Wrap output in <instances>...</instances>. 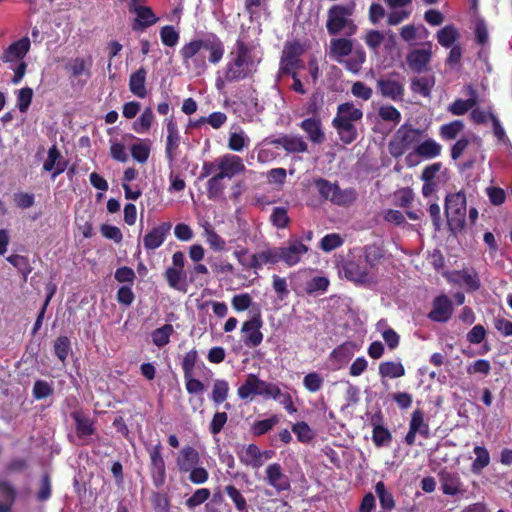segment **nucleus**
<instances>
[{"instance_id":"1","label":"nucleus","mask_w":512,"mask_h":512,"mask_svg":"<svg viewBox=\"0 0 512 512\" xmlns=\"http://www.w3.org/2000/svg\"><path fill=\"white\" fill-rule=\"evenodd\" d=\"M201 50L208 52L207 60L216 65L224 56L225 46L221 38L215 33H205L203 38L193 39L184 44L179 53L184 65H193L198 74L207 69L206 57L201 54Z\"/></svg>"},{"instance_id":"2","label":"nucleus","mask_w":512,"mask_h":512,"mask_svg":"<svg viewBox=\"0 0 512 512\" xmlns=\"http://www.w3.org/2000/svg\"><path fill=\"white\" fill-rule=\"evenodd\" d=\"M254 46L242 38L235 41L229 53V60L224 66L226 80L237 81L252 78L257 72V63L253 55Z\"/></svg>"},{"instance_id":"3","label":"nucleus","mask_w":512,"mask_h":512,"mask_svg":"<svg viewBox=\"0 0 512 512\" xmlns=\"http://www.w3.org/2000/svg\"><path fill=\"white\" fill-rule=\"evenodd\" d=\"M466 196L462 192L448 194L445 199V214L450 232L457 235L466 226Z\"/></svg>"},{"instance_id":"4","label":"nucleus","mask_w":512,"mask_h":512,"mask_svg":"<svg viewBox=\"0 0 512 512\" xmlns=\"http://www.w3.org/2000/svg\"><path fill=\"white\" fill-rule=\"evenodd\" d=\"M353 6L336 4L330 7L327 13L326 28L329 35L334 36L346 30L347 36H352L357 30L354 21L350 19Z\"/></svg>"},{"instance_id":"5","label":"nucleus","mask_w":512,"mask_h":512,"mask_svg":"<svg viewBox=\"0 0 512 512\" xmlns=\"http://www.w3.org/2000/svg\"><path fill=\"white\" fill-rule=\"evenodd\" d=\"M423 131L410 124H402L388 143V151L394 158L403 156L415 143L421 139Z\"/></svg>"},{"instance_id":"6","label":"nucleus","mask_w":512,"mask_h":512,"mask_svg":"<svg viewBox=\"0 0 512 512\" xmlns=\"http://www.w3.org/2000/svg\"><path fill=\"white\" fill-rule=\"evenodd\" d=\"M237 394L241 399H248L255 395L271 398L280 394V388L273 383L261 380L255 374H249L238 388Z\"/></svg>"},{"instance_id":"7","label":"nucleus","mask_w":512,"mask_h":512,"mask_svg":"<svg viewBox=\"0 0 512 512\" xmlns=\"http://www.w3.org/2000/svg\"><path fill=\"white\" fill-rule=\"evenodd\" d=\"M247 254L248 250L246 248H242L234 252V255L240 264L247 269L257 270L262 268L264 265H275L281 260L278 247L267 248L265 250L259 251L250 255L248 260H245L244 256Z\"/></svg>"},{"instance_id":"8","label":"nucleus","mask_w":512,"mask_h":512,"mask_svg":"<svg viewBox=\"0 0 512 512\" xmlns=\"http://www.w3.org/2000/svg\"><path fill=\"white\" fill-rule=\"evenodd\" d=\"M342 271L348 280L355 283L370 284L376 282L368 267H365V260L361 256L346 260L342 265Z\"/></svg>"},{"instance_id":"9","label":"nucleus","mask_w":512,"mask_h":512,"mask_svg":"<svg viewBox=\"0 0 512 512\" xmlns=\"http://www.w3.org/2000/svg\"><path fill=\"white\" fill-rule=\"evenodd\" d=\"M265 142L276 148H283L288 154L308 152V144L301 135L283 134L280 137H268Z\"/></svg>"},{"instance_id":"10","label":"nucleus","mask_w":512,"mask_h":512,"mask_svg":"<svg viewBox=\"0 0 512 512\" xmlns=\"http://www.w3.org/2000/svg\"><path fill=\"white\" fill-rule=\"evenodd\" d=\"M160 444L149 449V472L155 487L160 488L166 482V466L162 456Z\"/></svg>"},{"instance_id":"11","label":"nucleus","mask_w":512,"mask_h":512,"mask_svg":"<svg viewBox=\"0 0 512 512\" xmlns=\"http://www.w3.org/2000/svg\"><path fill=\"white\" fill-rule=\"evenodd\" d=\"M392 76H399L398 72H392L390 77H381L377 80V91L383 98H388L392 101L399 102L403 100L405 94L404 84L398 80L391 78Z\"/></svg>"},{"instance_id":"12","label":"nucleus","mask_w":512,"mask_h":512,"mask_svg":"<svg viewBox=\"0 0 512 512\" xmlns=\"http://www.w3.org/2000/svg\"><path fill=\"white\" fill-rule=\"evenodd\" d=\"M365 267L371 272L375 280L379 274V268L386 260V250L383 245L372 243L362 248Z\"/></svg>"},{"instance_id":"13","label":"nucleus","mask_w":512,"mask_h":512,"mask_svg":"<svg viewBox=\"0 0 512 512\" xmlns=\"http://www.w3.org/2000/svg\"><path fill=\"white\" fill-rule=\"evenodd\" d=\"M217 173L221 178L232 179L245 171L243 160L238 155L225 154L217 159Z\"/></svg>"},{"instance_id":"14","label":"nucleus","mask_w":512,"mask_h":512,"mask_svg":"<svg viewBox=\"0 0 512 512\" xmlns=\"http://www.w3.org/2000/svg\"><path fill=\"white\" fill-rule=\"evenodd\" d=\"M265 481L273 487L278 493L289 491L291 489V482L288 475H286L279 463L269 464L265 469Z\"/></svg>"},{"instance_id":"15","label":"nucleus","mask_w":512,"mask_h":512,"mask_svg":"<svg viewBox=\"0 0 512 512\" xmlns=\"http://www.w3.org/2000/svg\"><path fill=\"white\" fill-rule=\"evenodd\" d=\"M278 249L281 256L280 262L289 267L297 265L302 256L308 252V247L300 240H290L287 246L278 247Z\"/></svg>"},{"instance_id":"16","label":"nucleus","mask_w":512,"mask_h":512,"mask_svg":"<svg viewBox=\"0 0 512 512\" xmlns=\"http://www.w3.org/2000/svg\"><path fill=\"white\" fill-rule=\"evenodd\" d=\"M172 224L162 222L153 227L143 238V246L147 251H153L159 248L170 234Z\"/></svg>"},{"instance_id":"17","label":"nucleus","mask_w":512,"mask_h":512,"mask_svg":"<svg viewBox=\"0 0 512 512\" xmlns=\"http://www.w3.org/2000/svg\"><path fill=\"white\" fill-rule=\"evenodd\" d=\"M167 137L165 143V157L170 165L174 163L177 157V151L180 146L181 137L176 121L172 118L166 123Z\"/></svg>"},{"instance_id":"18","label":"nucleus","mask_w":512,"mask_h":512,"mask_svg":"<svg viewBox=\"0 0 512 512\" xmlns=\"http://www.w3.org/2000/svg\"><path fill=\"white\" fill-rule=\"evenodd\" d=\"M201 462L199 452L190 445L184 446L176 458V466L180 473H188Z\"/></svg>"},{"instance_id":"19","label":"nucleus","mask_w":512,"mask_h":512,"mask_svg":"<svg viewBox=\"0 0 512 512\" xmlns=\"http://www.w3.org/2000/svg\"><path fill=\"white\" fill-rule=\"evenodd\" d=\"M438 476L443 494L455 496L465 491L463 482L457 472L444 469L440 471Z\"/></svg>"},{"instance_id":"20","label":"nucleus","mask_w":512,"mask_h":512,"mask_svg":"<svg viewBox=\"0 0 512 512\" xmlns=\"http://www.w3.org/2000/svg\"><path fill=\"white\" fill-rule=\"evenodd\" d=\"M298 126L306 133L307 139L316 145L325 142L326 136L323 131L321 119L318 117H310L302 120Z\"/></svg>"},{"instance_id":"21","label":"nucleus","mask_w":512,"mask_h":512,"mask_svg":"<svg viewBox=\"0 0 512 512\" xmlns=\"http://www.w3.org/2000/svg\"><path fill=\"white\" fill-rule=\"evenodd\" d=\"M453 310L454 307L451 299L447 295L442 294L433 300L428 318L429 320H450Z\"/></svg>"},{"instance_id":"22","label":"nucleus","mask_w":512,"mask_h":512,"mask_svg":"<svg viewBox=\"0 0 512 512\" xmlns=\"http://www.w3.org/2000/svg\"><path fill=\"white\" fill-rule=\"evenodd\" d=\"M30 40L28 37H23L8 46L4 50L1 60L6 63H13L23 61L30 49Z\"/></svg>"},{"instance_id":"23","label":"nucleus","mask_w":512,"mask_h":512,"mask_svg":"<svg viewBox=\"0 0 512 512\" xmlns=\"http://www.w3.org/2000/svg\"><path fill=\"white\" fill-rule=\"evenodd\" d=\"M454 276V282L465 288L467 292H475L481 287L479 274L473 268L455 271Z\"/></svg>"},{"instance_id":"24","label":"nucleus","mask_w":512,"mask_h":512,"mask_svg":"<svg viewBox=\"0 0 512 512\" xmlns=\"http://www.w3.org/2000/svg\"><path fill=\"white\" fill-rule=\"evenodd\" d=\"M132 11L136 14L132 23L133 31H144L158 21L153 10L148 6L136 5Z\"/></svg>"},{"instance_id":"25","label":"nucleus","mask_w":512,"mask_h":512,"mask_svg":"<svg viewBox=\"0 0 512 512\" xmlns=\"http://www.w3.org/2000/svg\"><path fill=\"white\" fill-rule=\"evenodd\" d=\"M431 56L429 49H414L407 54L406 61L409 68L419 74L427 70Z\"/></svg>"},{"instance_id":"26","label":"nucleus","mask_w":512,"mask_h":512,"mask_svg":"<svg viewBox=\"0 0 512 512\" xmlns=\"http://www.w3.org/2000/svg\"><path fill=\"white\" fill-rule=\"evenodd\" d=\"M262 322H244L241 333L242 340L246 346H258L263 340V334L260 331Z\"/></svg>"},{"instance_id":"27","label":"nucleus","mask_w":512,"mask_h":512,"mask_svg":"<svg viewBox=\"0 0 512 512\" xmlns=\"http://www.w3.org/2000/svg\"><path fill=\"white\" fill-rule=\"evenodd\" d=\"M381 413H377L371 418V425L373 426L372 439L377 447L388 445L392 440L390 431L381 425Z\"/></svg>"},{"instance_id":"28","label":"nucleus","mask_w":512,"mask_h":512,"mask_svg":"<svg viewBox=\"0 0 512 512\" xmlns=\"http://www.w3.org/2000/svg\"><path fill=\"white\" fill-rule=\"evenodd\" d=\"M147 71L144 67H140L130 75L129 89L133 95L138 98H145L148 94L146 89Z\"/></svg>"},{"instance_id":"29","label":"nucleus","mask_w":512,"mask_h":512,"mask_svg":"<svg viewBox=\"0 0 512 512\" xmlns=\"http://www.w3.org/2000/svg\"><path fill=\"white\" fill-rule=\"evenodd\" d=\"M332 126L337 131L340 141L344 144H351L358 137V131L354 122L333 119Z\"/></svg>"},{"instance_id":"30","label":"nucleus","mask_w":512,"mask_h":512,"mask_svg":"<svg viewBox=\"0 0 512 512\" xmlns=\"http://www.w3.org/2000/svg\"><path fill=\"white\" fill-rule=\"evenodd\" d=\"M239 459L245 466L254 470L262 467L260 449L256 444H249L239 453Z\"/></svg>"},{"instance_id":"31","label":"nucleus","mask_w":512,"mask_h":512,"mask_svg":"<svg viewBox=\"0 0 512 512\" xmlns=\"http://www.w3.org/2000/svg\"><path fill=\"white\" fill-rule=\"evenodd\" d=\"M442 146L432 138H428L423 142L419 143L413 153L422 159H434L441 155Z\"/></svg>"},{"instance_id":"32","label":"nucleus","mask_w":512,"mask_h":512,"mask_svg":"<svg viewBox=\"0 0 512 512\" xmlns=\"http://www.w3.org/2000/svg\"><path fill=\"white\" fill-rule=\"evenodd\" d=\"M469 94L470 98L463 100V99H456L454 102H452L449 107L448 111L455 115V116H461L466 114L471 108L476 106L478 100L476 91L473 89V87L470 85L469 87Z\"/></svg>"},{"instance_id":"33","label":"nucleus","mask_w":512,"mask_h":512,"mask_svg":"<svg viewBox=\"0 0 512 512\" xmlns=\"http://www.w3.org/2000/svg\"><path fill=\"white\" fill-rule=\"evenodd\" d=\"M163 276L170 288L186 292V273L184 270L167 267Z\"/></svg>"},{"instance_id":"34","label":"nucleus","mask_w":512,"mask_h":512,"mask_svg":"<svg viewBox=\"0 0 512 512\" xmlns=\"http://www.w3.org/2000/svg\"><path fill=\"white\" fill-rule=\"evenodd\" d=\"M362 117L363 112L361 109L355 107L352 102H345L338 105L336 116L333 119L355 123L361 120Z\"/></svg>"},{"instance_id":"35","label":"nucleus","mask_w":512,"mask_h":512,"mask_svg":"<svg viewBox=\"0 0 512 512\" xmlns=\"http://www.w3.org/2000/svg\"><path fill=\"white\" fill-rule=\"evenodd\" d=\"M353 50V43L347 38H334L330 41V56L341 62L340 58L349 56Z\"/></svg>"},{"instance_id":"36","label":"nucleus","mask_w":512,"mask_h":512,"mask_svg":"<svg viewBox=\"0 0 512 512\" xmlns=\"http://www.w3.org/2000/svg\"><path fill=\"white\" fill-rule=\"evenodd\" d=\"M435 86L434 76L414 77L411 79L410 89L413 93L420 94L425 98L431 96L433 87Z\"/></svg>"},{"instance_id":"37","label":"nucleus","mask_w":512,"mask_h":512,"mask_svg":"<svg viewBox=\"0 0 512 512\" xmlns=\"http://www.w3.org/2000/svg\"><path fill=\"white\" fill-rule=\"evenodd\" d=\"M381 378H400L405 375V368L401 362L386 361L379 364Z\"/></svg>"},{"instance_id":"38","label":"nucleus","mask_w":512,"mask_h":512,"mask_svg":"<svg viewBox=\"0 0 512 512\" xmlns=\"http://www.w3.org/2000/svg\"><path fill=\"white\" fill-rule=\"evenodd\" d=\"M72 416L75 420L76 433L79 438L85 439L94 433L95 428L90 418L79 412H74Z\"/></svg>"},{"instance_id":"39","label":"nucleus","mask_w":512,"mask_h":512,"mask_svg":"<svg viewBox=\"0 0 512 512\" xmlns=\"http://www.w3.org/2000/svg\"><path fill=\"white\" fill-rule=\"evenodd\" d=\"M305 52L304 46L298 41H287L284 45V49L282 51V57L294 61V63H298L300 65H304L302 60L300 59L301 55Z\"/></svg>"},{"instance_id":"40","label":"nucleus","mask_w":512,"mask_h":512,"mask_svg":"<svg viewBox=\"0 0 512 512\" xmlns=\"http://www.w3.org/2000/svg\"><path fill=\"white\" fill-rule=\"evenodd\" d=\"M458 38L459 32L457 28L452 24L444 26L436 34L438 43L445 48L452 47Z\"/></svg>"},{"instance_id":"41","label":"nucleus","mask_w":512,"mask_h":512,"mask_svg":"<svg viewBox=\"0 0 512 512\" xmlns=\"http://www.w3.org/2000/svg\"><path fill=\"white\" fill-rule=\"evenodd\" d=\"M409 427L413 432L418 433L424 438H429L430 436L429 425L424 420V413L419 409L412 413Z\"/></svg>"},{"instance_id":"42","label":"nucleus","mask_w":512,"mask_h":512,"mask_svg":"<svg viewBox=\"0 0 512 512\" xmlns=\"http://www.w3.org/2000/svg\"><path fill=\"white\" fill-rule=\"evenodd\" d=\"M224 491L227 494V496L231 499L235 509L238 512H249L247 500L236 486L231 484L227 485L224 487Z\"/></svg>"},{"instance_id":"43","label":"nucleus","mask_w":512,"mask_h":512,"mask_svg":"<svg viewBox=\"0 0 512 512\" xmlns=\"http://www.w3.org/2000/svg\"><path fill=\"white\" fill-rule=\"evenodd\" d=\"M229 384L224 379H216L213 382L212 392H211V400L214 404L220 405L224 403L229 395Z\"/></svg>"},{"instance_id":"44","label":"nucleus","mask_w":512,"mask_h":512,"mask_svg":"<svg viewBox=\"0 0 512 512\" xmlns=\"http://www.w3.org/2000/svg\"><path fill=\"white\" fill-rule=\"evenodd\" d=\"M357 199V192L354 188L341 189L337 186V191L332 198V203L338 206H350Z\"/></svg>"},{"instance_id":"45","label":"nucleus","mask_w":512,"mask_h":512,"mask_svg":"<svg viewBox=\"0 0 512 512\" xmlns=\"http://www.w3.org/2000/svg\"><path fill=\"white\" fill-rule=\"evenodd\" d=\"M375 493L379 498V502L383 510L391 511L395 507L393 495L386 489L385 484L382 481L376 483Z\"/></svg>"},{"instance_id":"46","label":"nucleus","mask_w":512,"mask_h":512,"mask_svg":"<svg viewBox=\"0 0 512 512\" xmlns=\"http://www.w3.org/2000/svg\"><path fill=\"white\" fill-rule=\"evenodd\" d=\"M464 129L462 120H453L450 123L443 124L439 128V135L443 140H453Z\"/></svg>"},{"instance_id":"47","label":"nucleus","mask_w":512,"mask_h":512,"mask_svg":"<svg viewBox=\"0 0 512 512\" xmlns=\"http://www.w3.org/2000/svg\"><path fill=\"white\" fill-rule=\"evenodd\" d=\"M473 452L476 458L472 463L471 470L474 473H479L489 465L490 455L488 450L483 446H475Z\"/></svg>"},{"instance_id":"48","label":"nucleus","mask_w":512,"mask_h":512,"mask_svg":"<svg viewBox=\"0 0 512 512\" xmlns=\"http://www.w3.org/2000/svg\"><path fill=\"white\" fill-rule=\"evenodd\" d=\"M150 150L149 143L143 140H138L137 143L132 144L130 147L132 158L140 164L147 162L150 156Z\"/></svg>"},{"instance_id":"49","label":"nucleus","mask_w":512,"mask_h":512,"mask_svg":"<svg viewBox=\"0 0 512 512\" xmlns=\"http://www.w3.org/2000/svg\"><path fill=\"white\" fill-rule=\"evenodd\" d=\"M154 121V114L151 107H146L140 117L133 123V130L137 133H145Z\"/></svg>"},{"instance_id":"50","label":"nucleus","mask_w":512,"mask_h":512,"mask_svg":"<svg viewBox=\"0 0 512 512\" xmlns=\"http://www.w3.org/2000/svg\"><path fill=\"white\" fill-rule=\"evenodd\" d=\"M222 180L223 178L215 174L207 181L206 194L210 200H216L223 194L225 185L222 183Z\"/></svg>"},{"instance_id":"51","label":"nucleus","mask_w":512,"mask_h":512,"mask_svg":"<svg viewBox=\"0 0 512 512\" xmlns=\"http://www.w3.org/2000/svg\"><path fill=\"white\" fill-rule=\"evenodd\" d=\"M174 332V328L171 324H165L164 326L156 329L152 332V342L157 347H163L170 341V336Z\"/></svg>"},{"instance_id":"52","label":"nucleus","mask_w":512,"mask_h":512,"mask_svg":"<svg viewBox=\"0 0 512 512\" xmlns=\"http://www.w3.org/2000/svg\"><path fill=\"white\" fill-rule=\"evenodd\" d=\"M7 261L23 275L24 280H26L27 276L32 272V267L26 256L12 254L7 257Z\"/></svg>"},{"instance_id":"53","label":"nucleus","mask_w":512,"mask_h":512,"mask_svg":"<svg viewBox=\"0 0 512 512\" xmlns=\"http://www.w3.org/2000/svg\"><path fill=\"white\" fill-rule=\"evenodd\" d=\"M315 186L323 199L330 200L332 202V198L337 191L338 184L331 183L329 180L324 178H318L315 180Z\"/></svg>"},{"instance_id":"54","label":"nucleus","mask_w":512,"mask_h":512,"mask_svg":"<svg viewBox=\"0 0 512 512\" xmlns=\"http://www.w3.org/2000/svg\"><path fill=\"white\" fill-rule=\"evenodd\" d=\"M270 221L278 229L286 228L290 223L287 208L275 207L271 213Z\"/></svg>"},{"instance_id":"55","label":"nucleus","mask_w":512,"mask_h":512,"mask_svg":"<svg viewBox=\"0 0 512 512\" xmlns=\"http://www.w3.org/2000/svg\"><path fill=\"white\" fill-rule=\"evenodd\" d=\"M210 495L211 492L208 488H199L185 501V505L188 509L193 510L206 502L210 498Z\"/></svg>"},{"instance_id":"56","label":"nucleus","mask_w":512,"mask_h":512,"mask_svg":"<svg viewBox=\"0 0 512 512\" xmlns=\"http://www.w3.org/2000/svg\"><path fill=\"white\" fill-rule=\"evenodd\" d=\"M160 38L163 45L174 47L179 41V32L171 25H165L160 30Z\"/></svg>"},{"instance_id":"57","label":"nucleus","mask_w":512,"mask_h":512,"mask_svg":"<svg viewBox=\"0 0 512 512\" xmlns=\"http://www.w3.org/2000/svg\"><path fill=\"white\" fill-rule=\"evenodd\" d=\"M278 422L279 418L276 415H273L268 419L255 422L251 431L255 436H261L270 431Z\"/></svg>"},{"instance_id":"58","label":"nucleus","mask_w":512,"mask_h":512,"mask_svg":"<svg viewBox=\"0 0 512 512\" xmlns=\"http://www.w3.org/2000/svg\"><path fill=\"white\" fill-rule=\"evenodd\" d=\"M292 431L297 435V439L302 443H308L314 437L312 429L306 422H297L292 426Z\"/></svg>"},{"instance_id":"59","label":"nucleus","mask_w":512,"mask_h":512,"mask_svg":"<svg viewBox=\"0 0 512 512\" xmlns=\"http://www.w3.org/2000/svg\"><path fill=\"white\" fill-rule=\"evenodd\" d=\"M33 99V90L30 87L21 88L17 94V107L20 112L25 113L29 109Z\"/></svg>"},{"instance_id":"60","label":"nucleus","mask_w":512,"mask_h":512,"mask_svg":"<svg viewBox=\"0 0 512 512\" xmlns=\"http://www.w3.org/2000/svg\"><path fill=\"white\" fill-rule=\"evenodd\" d=\"M342 237L337 233H330L325 235L320 241V248L325 252H331L332 250L340 247L343 244Z\"/></svg>"},{"instance_id":"61","label":"nucleus","mask_w":512,"mask_h":512,"mask_svg":"<svg viewBox=\"0 0 512 512\" xmlns=\"http://www.w3.org/2000/svg\"><path fill=\"white\" fill-rule=\"evenodd\" d=\"M363 39L370 50L377 52L384 41V34L379 30H369Z\"/></svg>"},{"instance_id":"62","label":"nucleus","mask_w":512,"mask_h":512,"mask_svg":"<svg viewBox=\"0 0 512 512\" xmlns=\"http://www.w3.org/2000/svg\"><path fill=\"white\" fill-rule=\"evenodd\" d=\"M323 104V95L320 91H316L311 94L308 102L305 106L306 114H311L316 117Z\"/></svg>"},{"instance_id":"63","label":"nucleus","mask_w":512,"mask_h":512,"mask_svg":"<svg viewBox=\"0 0 512 512\" xmlns=\"http://www.w3.org/2000/svg\"><path fill=\"white\" fill-rule=\"evenodd\" d=\"M378 115L384 121H391L398 124L401 121L400 111L392 105L381 106L378 110Z\"/></svg>"},{"instance_id":"64","label":"nucleus","mask_w":512,"mask_h":512,"mask_svg":"<svg viewBox=\"0 0 512 512\" xmlns=\"http://www.w3.org/2000/svg\"><path fill=\"white\" fill-rule=\"evenodd\" d=\"M54 351L57 358L64 362L70 352V340L66 336H60L55 340Z\"/></svg>"}]
</instances>
